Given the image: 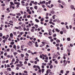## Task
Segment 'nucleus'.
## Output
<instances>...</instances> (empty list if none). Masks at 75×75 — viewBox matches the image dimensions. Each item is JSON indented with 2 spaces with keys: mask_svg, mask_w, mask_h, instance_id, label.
I'll use <instances>...</instances> for the list:
<instances>
[{
  "mask_svg": "<svg viewBox=\"0 0 75 75\" xmlns=\"http://www.w3.org/2000/svg\"><path fill=\"white\" fill-rule=\"evenodd\" d=\"M51 29H50L48 30V31L49 32L48 33V34L49 35H52V34H51V31H52Z\"/></svg>",
  "mask_w": 75,
  "mask_h": 75,
  "instance_id": "nucleus-1",
  "label": "nucleus"
},
{
  "mask_svg": "<svg viewBox=\"0 0 75 75\" xmlns=\"http://www.w3.org/2000/svg\"><path fill=\"white\" fill-rule=\"evenodd\" d=\"M20 5V2H18V4H17L16 6V7L17 8H18V7H20V6H19Z\"/></svg>",
  "mask_w": 75,
  "mask_h": 75,
  "instance_id": "nucleus-2",
  "label": "nucleus"
},
{
  "mask_svg": "<svg viewBox=\"0 0 75 75\" xmlns=\"http://www.w3.org/2000/svg\"><path fill=\"white\" fill-rule=\"evenodd\" d=\"M10 37H11V38H13V34L12 33H11L10 34Z\"/></svg>",
  "mask_w": 75,
  "mask_h": 75,
  "instance_id": "nucleus-3",
  "label": "nucleus"
},
{
  "mask_svg": "<svg viewBox=\"0 0 75 75\" xmlns=\"http://www.w3.org/2000/svg\"><path fill=\"white\" fill-rule=\"evenodd\" d=\"M50 13L52 14H55V12L54 11V10H52V11H51Z\"/></svg>",
  "mask_w": 75,
  "mask_h": 75,
  "instance_id": "nucleus-4",
  "label": "nucleus"
},
{
  "mask_svg": "<svg viewBox=\"0 0 75 75\" xmlns=\"http://www.w3.org/2000/svg\"><path fill=\"white\" fill-rule=\"evenodd\" d=\"M70 7L72 10H74V6L73 5H71L70 6Z\"/></svg>",
  "mask_w": 75,
  "mask_h": 75,
  "instance_id": "nucleus-5",
  "label": "nucleus"
},
{
  "mask_svg": "<svg viewBox=\"0 0 75 75\" xmlns=\"http://www.w3.org/2000/svg\"><path fill=\"white\" fill-rule=\"evenodd\" d=\"M10 3L12 5V6H15V5H14V3H13V2H10Z\"/></svg>",
  "mask_w": 75,
  "mask_h": 75,
  "instance_id": "nucleus-6",
  "label": "nucleus"
},
{
  "mask_svg": "<svg viewBox=\"0 0 75 75\" xmlns=\"http://www.w3.org/2000/svg\"><path fill=\"white\" fill-rule=\"evenodd\" d=\"M13 48H14V49H15V50H17V48H16V46L15 45H13Z\"/></svg>",
  "mask_w": 75,
  "mask_h": 75,
  "instance_id": "nucleus-7",
  "label": "nucleus"
},
{
  "mask_svg": "<svg viewBox=\"0 0 75 75\" xmlns=\"http://www.w3.org/2000/svg\"><path fill=\"white\" fill-rule=\"evenodd\" d=\"M55 30L57 31V33H59V30H58V29L57 28H56L55 29Z\"/></svg>",
  "mask_w": 75,
  "mask_h": 75,
  "instance_id": "nucleus-8",
  "label": "nucleus"
},
{
  "mask_svg": "<svg viewBox=\"0 0 75 75\" xmlns=\"http://www.w3.org/2000/svg\"><path fill=\"white\" fill-rule=\"evenodd\" d=\"M67 51L68 53H70L71 52V50H69L68 49H67Z\"/></svg>",
  "mask_w": 75,
  "mask_h": 75,
  "instance_id": "nucleus-9",
  "label": "nucleus"
},
{
  "mask_svg": "<svg viewBox=\"0 0 75 75\" xmlns=\"http://www.w3.org/2000/svg\"><path fill=\"white\" fill-rule=\"evenodd\" d=\"M70 39L71 38H67V41H71Z\"/></svg>",
  "mask_w": 75,
  "mask_h": 75,
  "instance_id": "nucleus-10",
  "label": "nucleus"
},
{
  "mask_svg": "<svg viewBox=\"0 0 75 75\" xmlns=\"http://www.w3.org/2000/svg\"><path fill=\"white\" fill-rule=\"evenodd\" d=\"M37 52H35L34 53H32V55H34V54H37Z\"/></svg>",
  "mask_w": 75,
  "mask_h": 75,
  "instance_id": "nucleus-11",
  "label": "nucleus"
},
{
  "mask_svg": "<svg viewBox=\"0 0 75 75\" xmlns=\"http://www.w3.org/2000/svg\"><path fill=\"white\" fill-rule=\"evenodd\" d=\"M16 15L17 16H21V14H20V13H16Z\"/></svg>",
  "mask_w": 75,
  "mask_h": 75,
  "instance_id": "nucleus-12",
  "label": "nucleus"
},
{
  "mask_svg": "<svg viewBox=\"0 0 75 75\" xmlns=\"http://www.w3.org/2000/svg\"><path fill=\"white\" fill-rule=\"evenodd\" d=\"M10 16H11H11H16V15H15V14H13V13H10Z\"/></svg>",
  "mask_w": 75,
  "mask_h": 75,
  "instance_id": "nucleus-13",
  "label": "nucleus"
},
{
  "mask_svg": "<svg viewBox=\"0 0 75 75\" xmlns=\"http://www.w3.org/2000/svg\"><path fill=\"white\" fill-rule=\"evenodd\" d=\"M60 73H61V74H64V71L63 70H61Z\"/></svg>",
  "mask_w": 75,
  "mask_h": 75,
  "instance_id": "nucleus-14",
  "label": "nucleus"
},
{
  "mask_svg": "<svg viewBox=\"0 0 75 75\" xmlns=\"http://www.w3.org/2000/svg\"><path fill=\"white\" fill-rule=\"evenodd\" d=\"M35 21H36V22H37V23H39V20L37 19H35Z\"/></svg>",
  "mask_w": 75,
  "mask_h": 75,
  "instance_id": "nucleus-15",
  "label": "nucleus"
},
{
  "mask_svg": "<svg viewBox=\"0 0 75 75\" xmlns=\"http://www.w3.org/2000/svg\"><path fill=\"white\" fill-rule=\"evenodd\" d=\"M37 6H34V9H35L36 10H37Z\"/></svg>",
  "mask_w": 75,
  "mask_h": 75,
  "instance_id": "nucleus-16",
  "label": "nucleus"
},
{
  "mask_svg": "<svg viewBox=\"0 0 75 75\" xmlns=\"http://www.w3.org/2000/svg\"><path fill=\"white\" fill-rule=\"evenodd\" d=\"M44 69H42V73H44Z\"/></svg>",
  "mask_w": 75,
  "mask_h": 75,
  "instance_id": "nucleus-17",
  "label": "nucleus"
},
{
  "mask_svg": "<svg viewBox=\"0 0 75 75\" xmlns=\"http://www.w3.org/2000/svg\"><path fill=\"white\" fill-rule=\"evenodd\" d=\"M41 71H42L41 70V69H39V70H38L39 72V73H40V74H41Z\"/></svg>",
  "mask_w": 75,
  "mask_h": 75,
  "instance_id": "nucleus-18",
  "label": "nucleus"
},
{
  "mask_svg": "<svg viewBox=\"0 0 75 75\" xmlns=\"http://www.w3.org/2000/svg\"><path fill=\"white\" fill-rule=\"evenodd\" d=\"M12 45H14V42H12L10 43Z\"/></svg>",
  "mask_w": 75,
  "mask_h": 75,
  "instance_id": "nucleus-19",
  "label": "nucleus"
},
{
  "mask_svg": "<svg viewBox=\"0 0 75 75\" xmlns=\"http://www.w3.org/2000/svg\"><path fill=\"white\" fill-rule=\"evenodd\" d=\"M23 18H27V16H26V15H24Z\"/></svg>",
  "mask_w": 75,
  "mask_h": 75,
  "instance_id": "nucleus-20",
  "label": "nucleus"
},
{
  "mask_svg": "<svg viewBox=\"0 0 75 75\" xmlns=\"http://www.w3.org/2000/svg\"><path fill=\"white\" fill-rule=\"evenodd\" d=\"M42 65L46 66V65H47V63H42Z\"/></svg>",
  "mask_w": 75,
  "mask_h": 75,
  "instance_id": "nucleus-21",
  "label": "nucleus"
},
{
  "mask_svg": "<svg viewBox=\"0 0 75 75\" xmlns=\"http://www.w3.org/2000/svg\"><path fill=\"white\" fill-rule=\"evenodd\" d=\"M7 39H8V37H6L5 38V40L6 41Z\"/></svg>",
  "mask_w": 75,
  "mask_h": 75,
  "instance_id": "nucleus-22",
  "label": "nucleus"
},
{
  "mask_svg": "<svg viewBox=\"0 0 75 75\" xmlns=\"http://www.w3.org/2000/svg\"><path fill=\"white\" fill-rule=\"evenodd\" d=\"M42 55H43V57H47V55L46 54L45 55H44L43 54H42Z\"/></svg>",
  "mask_w": 75,
  "mask_h": 75,
  "instance_id": "nucleus-23",
  "label": "nucleus"
},
{
  "mask_svg": "<svg viewBox=\"0 0 75 75\" xmlns=\"http://www.w3.org/2000/svg\"><path fill=\"white\" fill-rule=\"evenodd\" d=\"M21 4H24L25 3V2L24 1H21Z\"/></svg>",
  "mask_w": 75,
  "mask_h": 75,
  "instance_id": "nucleus-24",
  "label": "nucleus"
},
{
  "mask_svg": "<svg viewBox=\"0 0 75 75\" xmlns=\"http://www.w3.org/2000/svg\"><path fill=\"white\" fill-rule=\"evenodd\" d=\"M62 4L64 6H66V4H65V3H64V2H63L62 3Z\"/></svg>",
  "mask_w": 75,
  "mask_h": 75,
  "instance_id": "nucleus-25",
  "label": "nucleus"
},
{
  "mask_svg": "<svg viewBox=\"0 0 75 75\" xmlns=\"http://www.w3.org/2000/svg\"><path fill=\"white\" fill-rule=\"evenodd\" d=\"M17 47V49H18H18L20 48V46H19V45H18Z\"/></svg>",
  "mask_w": 75,
  "mask_h": 75,
  "instance_id": "nucleus-26",
  "label": "nucleus"
},
{
  "mask_svg": "<svg viewBox=\"0 0 75 75\" xmlns=\"http://www.w3.org/2000/svg\"><path fill=\"white\" fill-rule=\"evenodd\" d=\"M56 41L57 42H60V40H56Z\"/></svg>",
  "mask_w": 75,
  "mask_h": 75,
  "instance_id": "nucleus-27",
  "label": "nucleus"
},
{
  "mask_svg": "<svg viewBox=\"0 0 75 75\" xmlns=\"http://www.w3.org/2000/svg\"><path fill=\"white\" fill-rule=\"evenodd\" d=\"M53 67V66H52V65H51L50 67V69H52Z\"/></svg>",
  "mask_w": 75,
  "mask_h": 75,
  "instance_id": "nucleus-28",
  "label": "nucleus"
},
{
  "mask_svg": "<svg viewBox=\"0 0 75 75\" xmlns=\"http://www.w3.org/2000/svg\"><path fill=\"white\" fill-rule=\"evenodd\" d=\"M35 28H38V25L35 24Z\"/></svg>",
  "mask_w": 75,
  "mask_h": 75,
  "instance_id": "nucleus-29",
  "label": "nucleus"
},
{
  "mask_svg": "<svg viewBox=\"0 0 75 75\" xmlns=\"http://www.w3.org/2000/svg\"><path fill=\"white\" fill-rule=\"evenodd\" d=\"M25 55H26V56H27V57H28V56H29V54H28V53H26L25 54Z\"/></svg>",
  "mask_w": 75,
  "mask_h": 75,
  "instance_id": "nucleus-30",
  "label": "nucleus"
},
{
  "mask_svg": "<svg viewBox=\"0 0 75 75\" xmlns=\"http://www.w3.org/2000/svg\"><path fill=\"white\" fill-rule=\"evenodd\" d=\"M0 37H2V36H3V34H2V33H0Z\"/></svg>",
  "mask_w": 75,
  "mask_h": 75,
  "instance_id": "nucleus-31",
  "label": "nucleus"
},
{
  "mask_svg": "<svg viewBox=\"0 0 75 75\" xmlns=\"http://www.w3.org/2000/svg\"><path fill=\"white\" fill-rule=\"evenodd\" d=\"M57 21V19H54V20H53V23H54V22H56V21Z\"/></svg>",
  "mask_w": 75,
  "mask_h": 75,
  "instance_id": "nucleus-32",
  "label": "nucleus"
},
{
  "mask_svg": "<svg viewBox=\"0 0 75 75\" xmlns=\"http://www.w3.org/2000/svg\"><path fill=\"white\" fill-rule=\"evenodd\" d=\"M9 22L10 23H11V24H13V21H9Z\"/></svg>",
  "mask_w": 75,
  "mask_h": 75,
  "instance_id": "nucleus-33",
  "label": "nucleus"
},
{
  "mask_svg": "<svg viewBox=\"0 0 75 75\" xmlns=\"http://www.w3.org/2000/svg\"><path fill=\"white\" fill-rule=\"evenodd\" d=\"M5 4H3L1 5V6H5Z\"/></svg>",
  "mask_w": 75,
  "mask_h": 75,
  "instance_id": "nucleus-34",
  "label": "nucleus"
},
{
  "mask_svg": "<svg viewBox=\"0 0 75 75\" xmlns=\"http://www.w3.org/2000/svg\"><path fill=\"white\" fill-rule=\"evenodd\" d=\"M53 41H54V39H51L50 40V42H52Z\"/></svg>",
  "mask_w": 75,
  "mask_h": 75,
  "instance_id": "nucleus-35",
  "label": "nucleus"
},
{
  "mask_svg": "<svg viewBox=\"0 0 75 75\" xmlns=\"http://www.w3.org/2000/svg\"><path fill=\"white\" fill-rule=\"evenodd\" d=\"M48 38H49V39H52V37H51V36H50V37H48Z\"/></svg>",
  "mask_w": 75,
  "mask_h": 75,
  "instance_id": "nucleus-36",
  "label": "nucleus"
},
{
  "mask_svg": "<svg viewBox=\"0 0 75 75\" xmlns=\"http://www.w3.org/2000/svg\"><path fill=\"white\" fill-rule=\"evenodd\" d=\"M7 52L5 53L4 54V55L5 56H7Z\"/></svg>",
  "mask_w": 75,
  "mask_h": 75,
  "instance_id": "nucleus-37",
  "label": "nucleus"
},
{
  "mask_svg": "<svg viewBox=\"0 0 75 75\" xmlns=\"http://www.w3.org/2000/svg\"><path fill=\"white\" fill-rule=\"evenodd\" d=\"M33 4H35V5H37V2L36 1L35 3H33Z\"/></svg>",
  "mask_w": 75,
  "mask_h": 75,
  "instance_id": "nucleus-38",
  "label": "nucleus"
},
{
  "mask_svg": "<svg viewBox=\"0 0 75 75\" xmlns=\"http://www.w3.org/2000/svg\"><path fill=\"white\" fill-rule=\"evenodd\" d=\"M60 33L61 34H63V32L62 31H61Z\"/></svg>",
  "mask_w": 75,
  "mask_h": 75,
  "instance_id": "nucleus-39",
  "label": "nucleus"
},
{
  "mask_svg": "<svg viewBox=\"0 0 75 75\" xmlns=\"http://www.w3.org/2000/svg\"><path fill=\"white\" fill-rule=\"evenodd\" d=\"M63 64H64V67H65V66H66V65H67V62H66V63H64Z\"/></svg>",
  "mask_w": 75,
  "mask_h": 75,
  "instance_id": "nucleus-40",
  "label": "nucleus"
},
{
  "mask_svg": "<svg viewBox=\"0 0 75 75\" xmlns=\"http://www.w3.org/2000/svg\"><path fill=\"white\" fill-rule=\"evenodd\" d=\"M8 69L9 71H11V68H7V69Z\"/></svg>",
  "mask_w": 75,
  "mask_h": 75,
  "instance_id": "nucleus-41",
  "label": "nucleus"
},
{
  "mask_svg": "<svg viewBox=\"0 0 75 75\" xmlns=\"http://www.w3.org/2000/svg\"><path fill=\"white\" fill-rule=\"evenodd\" d=\"M21 37V35L20 34L18 36V38H20Z\"/></svg>",
  "mask_w": 75,
  "mask_h": 75,
  "instance_id": "nucleus-42",
  "label": "nucleus"
},
{
  "mask_svg": "<svg viewBox=\"0 0 75 75\" xmlns=\"http://www.w3.org/2000/svg\"><path fill=\"white\" fill-rule=\"evenodd\" d=\"M41 21H44V19L43 18H42L40 19Z\"/></svg>",
  "mask_w": 75,
  "mask_h": 75,
  "instance_id": "nucleus-43",
  "label": "nucleus"
},
{
  "mask_svg": "<svg viewBox=\"0 0 75 75\" xmlns=\"http://www.w3.org/2000/svg\"><path fill=\"white\" fill-rule=\"evenodd\" d=\"M13 54L14 55H17V53L16 52H13Z\"/></svg>",
  "mask_w": 75,
  "mask_h": 75,
  "instance_id": "nucleus-44",
  "label": "nucleus"
},
{
  "mask_svg": "<svg viewBox=\"0 0 75 75\" xmlns=\"http://www.w3.org/2000/svg\"><path fill=\"white\" fill-rule=\"evenodd\" d=\"M57 36V35L56 34H54L53 35V37H56Z\"/></svg>",
  "mask_w": 75,
  "mask_h": 75,
  "instance_id": "nucleus-45",
  "label": "nucleus"
},
{
  "mask_svg": "<svg viewBox=\"0 0 75 75\" xmlns=\"http://www.w3.org/2000/svg\"><path fill=\"white\" fill-rule=\"evenodd\" d=\"M27 12H30V9H28L27 10Z\"/></svg>",
  "mask_w": 75,
  "mask_h": 75,
  "instance_id": "nucleus-46",
  "label": "nucleus"
},
{
  "mask_svg": "<svg viewBox=\"0 0 75 75\" xmlns=\"http://www.w3.org/2000/svg\"><path fill=\"white\" fill-rule=\"evenodd\" d=\"M6 63V61H3L2 62V64H5Z\"/></svg>",
  "mask_w": 75,
  "mask_h": 75,
  "instance_id": "nucleus-47",
  "label": "nucleus"
},
{
  "mask_svg": "<svg viewBox=\"0 0 75 75\" xmlns=\"http://www.w3.org/2000/svg\"><path fill=\"white\" fill-rule=\"evenodd\" d=\"M30 17H31V16L30 15H29L28 16H27V17L28 18H30Z\"/></svg>",
  "mask_w": 75,
  "mask_h": 75,
  "instance_id": "nucleus-48",
  "label": "nucleus"
},
{
  "mask_svg": "<svg viewBox=\"0 0 75 75\" xmlns=\"http://www.w3.org/2000/svg\"><path fill=\"white\" fill-rule=\"evenodd\" d=\"M18 61H16L15 62V64H18Z\"/></svg>",
  "mask_w": 75,
  "mask_h": 75,
  "instance_id": "nucleus-49",
  "label": "nucleus"
},
{
  "mask_svg": "<svg viewBox=\"0 0 75 75\" xmlns=\"http://www.w3.org/2000/svg\"><path fill=\"white\" fill-rule=\"evenodd\" d=\"M24 64H27V61H25L24 62Z\"/></svg>",
  "mask_w": 75,
  "mask_h": 75,
  "instance_id": "nucleus-50",
  "label": "nucleus"
},
{
  "mask_svg": "<svg viewBox=\"0 0 75 75\" xmlns=\"http://www.w3.org/2000/svg\"><path fill=\"white\" fill-rule=\"evenodd\" d=\"M55 63H56V64H58V62H57V61H55L54 62Z\"/></svg>",
  "mask_w": 75,
  "mask_h": 75,
  "instance_id": "nucleus-51",
  "label": "nucleus"
},
{
  "mask_svg": "<svg viewBox=\"0 0 75 75\" xmlns=\"http://www.w3.org/2000/svg\"><path fill=\"white\" fill-rule=\"evenodd\" d=\"M59 44H57L56 45V47H58L59 46Z\"/></svg>",
  "mask_w": 75,
  "mask_h": 75,
  "instance_id": "nucleus-52",
  "label": "nucleus"
},
{
  "mask_svg": "<svg viewBox=\"0 0 75 75\" xmlns=\"http://www.w3.org/2000/svg\"><path fill=\"white\" fill-rule=\"evenodd\" d=\"M28 13L29 14H31V11H30L28 12Z\"/></svg>",
  "mask_w": 75,
  "mask_h": 75,
  "instance_id": "nucleus-53",
  "label": "nucleus"
},
{
  "mask_svg": "<svg viewBox=\"0 0 75 75\" xmlns=\"http://www.w3.org/2000/svg\"><path fill=\"white\" fill-rule=\"evenodd\" d=\"M11 74H12L13 75H14V72H13V71H12V72H11Z\"/></svg>",
  "mask_w": 75,
  "mask_h": 75,
  "instance_id": "nucleus-54",
  "label": "nucleus"
},
{
  "mask_svg": "<svg viewBox=\"0 0 75 75\" xmlns=\"http://www.w3.org/2000/svg\"><path fill=\"white\" fill-rule=\"evenodd\" d=\"M27 38H30V37L28 35L27 36Z\"/></svg>",
  "mask_w": 75,
  "mask_h": 75,
  "instance_id": "nucleus-55",
  "label": "nucleus"
},
{
  "mask_svg": "<svg viewBox=\"0 0 75 75\" xmlns=\"http://www.w3.org/2000/svg\"><path fill=\"white\" fill-rule=\"evenodd\" d=\"M31 32H34V29H32L31 30Z\"/></svg>",
  "mask_w": 75,
  "mask_h": 75,
  "instance_id": "nucleus-56",
  "label": "nucleus"
},
{
  "mask_svg": "<svg viewBox=\"0 0 75 75\" xmlns=\"http://www.w3.org/2000/svg\"><path fill=\"white\" fill-rule=\"evenodd\" d=\"M42 7H43V8H45V5H43L42 6Z\"/></svg>",
  "mask_w": 75,
  "mask_h": 75,
  "instance_id": "nucleus-57",
  "label": "nucleus"
},
{
  "mask_svg": "<svg viewBox=\"0 0 75 75\" xmlns=\"http://www.w3.org/2000/svg\"><path fill=\"white\" fill-rule=\"evenodd\" d=\"M28 3H26L25 5V6H28Z\"/></svg>",
  "mask_w": 75,
  "mask_h": 75,
  "instance_id": "nucleus-58",
  "label": "nucleus"
},
{
  "mask_svg": "<svg viewBox=\"0 0 75 75\" xmlns=\"http://www.w3.org/2000/svg\"><path fill=\"white\" fill-rule=\"evenodd\" d=\"M45 34H47V35L48 34V33H44V35H45Z\"/></svg>",
  "mask_w": 75,
  "mask_h": 75,
  "instance_id": "nucleus-59",
  "label": "nucleus"
},
{
  "mask_svg": "<svg viewBox=\"0 0 75 75\" xmlns=\"http://www.w3.org/2000/svg\"><path fill=\"white\" fill-rule=\"evenodd\" d=\"M10 65L9 64H7V67L8 68V67H10Z\"/></svg>",
  "mask_w": 75,
  "mask_h": 75,
  "instance_id": "nucleus-60",
  "label": "nucleus"
},
{
  "mask_svg": "<svg viewBox=\"0 0 75 75\" xmlns=\"http://www.w3.org/2000/svg\"><path fill=\"white\" fill-rule=\"evenodd\" d=\"M64 33H66V30L65 29L64 30Z\"/></svg>",
  "mask_w": 75,
  "mask_h": 75,
  "instance_id": "nucleus-61",
  "label": "nucleus"
},
{
  "mask_svg": "<svg viewBox=\"0 0 75 75\" xmlns=\"http://www.w3.org/2000/svg\"><path fill=\"white\" fill-rule=\"evenodd\" d=\"M7 58H10V55H7Z\"/></svg>",
  "mask_w": 75,
  "mask_h": 75,
  "instance_id": "nucleus-62",
  "label": "nucleus"
},
{
  "mask_svg": "<svg viewBox=\"0 0 75 75\" xmlns=\"http://www.w3.org/2000/svg\"><path fill=\"white\" fill-rule=\"evenodd\" d=\"M21 56L22 58H23V57H24V54H21Z\"/></svg>",
  "mask_w": 75,
  "mask_h": 75,
  "instance_id": "nucleus-63",
  "label": "nucleus"
},
{
  "mask_svg": "<svg viewBox=\"0 0 75 75\" xmlns=\"http://www.w3.org/2000/svg\"><path fill=\"white\" fill-rule=\"evenodd\" d=\"M13 34H14V35H16V32H13Z\"/></svg>",
  "mask_w": 75,
  "mask_h": 75,
  "instance_id": "nucleus-64",
  "label": "nucleus"
}]
</instances>
